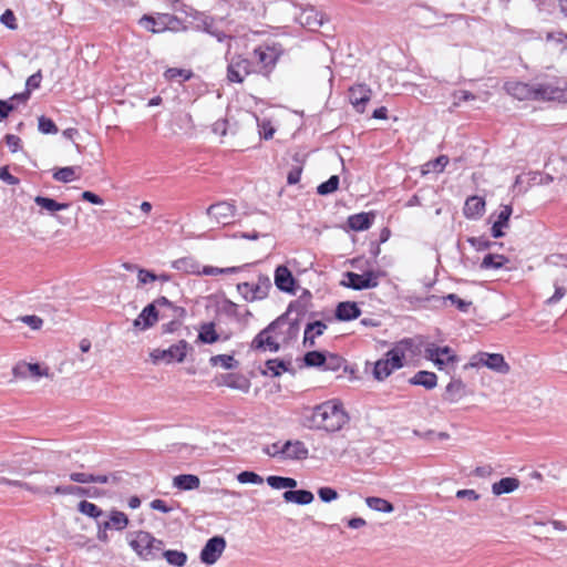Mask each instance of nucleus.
I'll list each match as a JSON object with an SVG mask.
<instances>
[{"instance_id":"f257e3e1","label":"nucleus","mask_w":567,"mask_h":567,"mask_svg":"<svg viewBox=\"0 0 567 567\" xmlns=\"http://www.w3.org/2000/svg\"><path fill=\"white\" fill-rule=\"evenodd\" d=\"M309 429L323 430L328 433H336L349 423L350 417L340 400H328L311 409L307 417Z\"/></svg>"},{"instance_id":"f03ea898","label":"nucleus","mask_w":567,"mask_h":567,"mask_svg":"<svg viewBox=\"0 0 567 567\" xmlns=\"http://www.w3.org/2000/svg\"><path fill=\"white\" fill-rule=\"evenodd\" d=\"M130 546L142 559L155 560L161 558L164 542L148 532L140 530L135 538L130 542Z\"/></svg>"},{"instance_id":"7ed1b4c3","label":"nucleus","mask_w":567,"mask_h":567,"mask_svg":"<svg viewBox=\"0 0 567 567\" xmlns=\"http://www.w3.org/2000/svg\"><path fill=\"white\" fill-rule=\"evenodd\" d=\"M188 17H190L195 22V30L203 31L205 33L210 34L214 37L218 42H228V49L230 48L229 42L234 39L231 35L225 33L221 30H218L215 27V18L203 12L198 11L194 8H188L187 11H185Z\"/></svg>"},{"instance_id":"20e7f679","label":"nucleus","mask_w":567,"mask_h":567,"mask_svg":"<svg viewBox=\"0 0 567 567\" xmlns=\"http://www.w3.org/2000/svg\"><path fill=\"white\" fill-rule=\"evenodd\" d=\"M190 349L192 347L189 343L182 339L169 346L167 349H154L150 353V358L154 364L159 362H165L166 364H172L175 362L181 363L186 359L188 350Z\"/></svg>"},{"instance_id":"39448f33","label":"nucleus","mask_w":567,"mask_h":567,"mask_svg":"<svg viewBox=\"0 0 567 567\" xmlns=\"http://www.w3.org/2000/svg\"><path fill=\"white\" fill-rule=\"evenodd\" d=\"M481 367H486L502 374H506L511 369L503 354L480 351L470 358L468 363L464 365V370Z\"/></svg>"},{"instance_id":"423d86ee","label":"nucleus","mask_w":567,"mask_h":567,"mask_svg":"<svg viewBox=\"0 0 567 567\" xmlns=\"http://www.w3.org/2000/svg\"><path fill=\"white\" fill-rule=\"evenodd\" d=\"M383 275L384 272L374 270H367L363 274L346 271L343 274L344 279L340 282V285L357 291L372 289L378 287L379 277Z\"/></svg>"},{"instance_id":"0eeeda50","label":"nucleus","mask_w":567,"mask_h":567,"mask_svg":"<svg viewBox=\"0 0 567 567\" xmlns=\"http://www.w3.org/2000/svg\"><path fill=\"white\" fill-rule=\"evenodd\" d=\"M271 287L270 278L267 275L260 274L255 284H237V291L247 302H254L267 298Z\"/></svg>"},{"instance_id":"6e6552de","label":"nucleus","mask_w":567,"mask_h":567,"mask_svg":"<svg viewBox=\"0 0 567 567\" xmlns=\"http://www.w3.org/2000/svg\"><path fill=\"white\" fill-rule=\"evenodd\" d=\"M282 327L280 320L271 321L266 328L259 331L251 341L250 348L257 351H270L278 352L280 350V344L277 342L274 337L270 334L271 332H276L277 329Z\"/></svg>"},{"instance_id":"1a4fd4ad","label":"nucleus","mask_w":567,"mask_h":567,"mask_svg":"<svg viewBox=\"0 0 567 567\" xmlns=\"http://www.w3.org/2000/svg\"><path fill=\"white\" fill-rule=\"evenodd\" d=\"M533 101L567 102V90L554 81L534 82Z\"/></svg>"},{"instance_id":"9d476101","label":"nucleus","mask_w":567,"mask_h":567,"mask_svg":"<svg viewBox=\"0 0 567 567\" xmlns=\"http://www.w3.org/2000/svg\"><path fill=\"white\" fill-rule=\"evenodd\" d=\"M284 50L279 43L259 45L254 50V55L261 68L269 73L277 64Z\"/></svg>"},{"instance_id":"9b49d317","label":"nucleus","mask_w":567,"mask_h":567,"mask_svg":"<svg viewBox=\"0 0 567 567\" xmlns=\"http://www.w3.org/2000/svg\"><path fill=\"white\" fill-rule=\"evenodd\" d=\"M415 342L412 338H403L396 341L391 349L384 353L392 368L401 369L405 364L406 352L414 353Z\"/></svg>"},{"instance_id":"f8f14e48","label":"nucleus","mask_w":567,"mask_h":567,"mask_svg":"<svg viewBox=\"0 0 567 567\" xmlns=\"http://www.w3.org/2000/svg\"><path fill=\"white\" fill-rule=\"evenodd\" d=\"M226 59L228 60L227 79L230 82L241 83L252 72L254 64L249 59L243 55H234L228 59V54H226Z\"/></svg>"},{"instance_id":"ddd939ff","label":"nucleus","mask_w":567,"mask_h":567,"mask_svg":"<svg viewBox=\"0 0 567 567\" xmlns=\"http://www.w3.org/2000/svg\"><path fill=\"white\" fill-rule=\"evenodd\" d=\"M312 295L308 289H303L302 293L296 299L290 301L287 307V310L280 315L276 320H280L284 324L288 321L289 317H298L299 320L307 313L309 307L311 306Z\"/></svg>"},{"instance_id":"4468645a","label":"nucleus","mask_w":567,"mask_h":567,"mask_svg":"<svg viewBox=\"0 0 567 567\" xmlns=\"http://www.w3.org/2000/svg\"><path fill=\"white\" fill-rule=\"evenodd\" d=\"M226 548V540L223 536L216 535L209 538L203 546L199 559L205 565H214Z\"/></svg>"},{"instance_id":"2eb2a0df","label":"nucleus","mask_w":567,"mask_h":567,"mask_svg":"<svg viewBox=\"0 0 567 567\" xmlns=\"http://www.w3.org/2000/svg\"><path fill=\"white\" fill-rule=\"evenodd\" d=\"M274 282L278 290L285 293L295 295L297 290V279L292 271L286 265H278L274 272Z\"/></svg>"},{"instance_id":"dca6fc26","label":"nucleus","mask_w":567,"mask_h":567,"mask_svg":"<svg viewBox=\"0 0 567 567\" xmlns=\"http://www.w3.org/2000/svg\"><path fill=\"white\" fill-rule=\"evenodd\" d=\"M236 206L230 202H218L206 209V214L218 224H230L235 217Z\"/></svg>"},{"instance_id":"f3484780","label":"nucleus","mask_w":567,"mask_h":567,"mask_svg":"<svg viewBox=\"0 0 567 567\" xmlns=\"http://www.w3.org/2000/svg\"><path fill=\"white\" fill-rule=\"evenodd\" d=\"M372 91L367 84H354L349 89V101L358 113H363L371 100Z\"/></svg>"},{"instance_id":"a211bd4d","label":"nucleus","mask_w":567,"mask_h":567,"mask_svg":"<svg viewBox=\"0 0 567 567\" xmlns=\"http://www.w3.org/2000/svg\"><path fill=\"white\" fill-rule=\"evenodd\" d=\"M534 82L507 81L504 83L505 92L518 101H533Z\"/></svg>"},{"instance_id":"6ab92c4d","label":"nucleus","mask_w":567,"mask_h":567,"mask_svg":"<svg viewBox=\"0 0 567 567\" xmlns=\"http://www.w3.org/2000/svg\"><path fill=\"white\" fill-rule=\"evenodd\" d=\"M308 456L309 450L302 441L288 440L284 443L282 460L302 461Z\"/></svg>"},{"instance_id":"aec40b11","label":"nucleus","mask_w":567,"mask_h":567,"mask_svg":"<svg viewBox=\"0 0 567 567\" xmlns=\"http://www.w3.org/2000/svg\"><path fill=\"white\" fill-rule=\"evenodd\" d=\"M361 316V309L355 301H340L334 309V318L340 322H347L358 319Z\"/></svg>"},{"instance_id":"412c9836","label":"nucleus","mask_w":567,"mask_h":567,"mask_svg":"<svg viewBox=\"0 0 567 567\" xmlns=\"http://www.w3.org/2000/svg\"><path fill=\"white\" fill-rule=\"evenodd\" d=\"M158 318L159 312L155 309V305L148 303L143 308L137 318L134 319L133 326L141 330H147L157 322Z\"/></svg>"},{"instance_id":"4be33fe9","label":"nucleus","mask_w":567,"mask_h":567,"mask_svg":"<svg viewBox=\"0 0 567 567\" xmlns=\"http://www.w3.org/2000/svg\"><path fill=\"white\" fill-rule=\"evenodd\" d=\"M466 385L461 378H452L449 384L445 386L443 400L449 403H457L466 394Z\"/></svg>"},{"instance_id":"5701e85b","label":"nucleus","mask_w":567,"mask_h":567,"mask_svg":"<svg viewBox=\"0 0 567 567\" xmlns=\"http://www.w3.org/2000/svg\"><path fill=\"white\" fill-rule=\"evenodd\" d=\"M485 199L481 196H470L464 204L463 214L467 219L476 220L485 213Z\"/></svg>"},{"instance_id":"b1692460","label":"nucleus","mask_w":567,"mask_h":567,"mask_svg":"<svg viewBox=\"0 0 567 567\" xmlns=\"http://www.w3.org/2000/svg\"><path fill=\"white\" fill-rule=\"evenodd\" d=\"M512 214L513 207L511 205L503 206L491 228V235L493 238L498 239L505 236L504 228L509 226Z\"/></svg>"},{"instance_id":"393cba45","label":"nucleus","mask_w":567,"mask_h":567,"mask_svg":"<svg viewBox=\"0 0 567 567\" xmlns=\"http://www.w3.org/2000/svg\"><path fill=\"white\" fill-rule=\"evenodd\" d=\"M220 311L225 316L235 318L238 322L243 323H247L248 320L252 317V313L249 309L245 308V310L241 312L239 306L227 298L223 300L220 305Z\"/></svg>"},{"instance_id":"a878e982","label":"nucleus","mask_w":567,"mask_h":567,"mask_svg":"<svg viewBox=\"0 0 567 567\" xmlns=\"http://www.w3.org/2000/svg\"><path fill=\"white\" fill-rule=\"evenodd\" d=\"M423 300L427 301V302H435V303H439L440 306H444L447 301H450L461 312H464V313L468 312V310L472 306L471 301L460 298L456 293H449L443 297H437L435 295H431V296H427L426 298H424Z\"/></svg>"},{"instance_id":"bb28decb","label":"nucleus","mask_w":567,"mask_h":567,"mask_svg":"<svg viewBox=\"0 0 567 567\" xmlns=\"http://www.w3.org/2000/svg\"><path fill=\"white\" fill-rule=\"evenodd\" d=\"M297 21L309 30H317L323 24V17L315 8L309 7L301 11Z\"/></svg>"},{"instance_id":"cd10ccee","label":"nucleus","mask_w":567,"mask_h":567,"mask_svg":"<svg viewBox=\"0 0 567 567\" xmlns=\"http://www.w3.org/2000/svg\"><path fill=\"white\" fill-rule=\"evenodd\" d=\"M375 218L374 212H362L348 217V226L354 231L369 229Z\"/></svg>"},{"instance_id":"c85d7f7f","label":"nucleus","mask_w":567,"mask_h":567,"mask_svg":"<svg viewBox=\"0 0 567 567\" xmlns=\"http://www.w3.org/2000/svg\"><path fill=\"white\" fill-rule=\"evenodd\" d=\"M409 383L411 385H419L426 390H432L437 385V375L431 371L420 370L409 379Z\"/></svg>"},{"instance_id":"c756f323","label":"nucleus","mask_w":567,"mask_h":567,"mask_svg":"<svg viewBox=\"0 0 567 567\" xmlns=\"http://www.w3.org/2000/svg\"><path fill=\"white\" fill-rule=\"evenodd\" d=\"M29 371L32 377L39 379L41 377H48V368H43L40 363H24L18 364L13 368L12 372L16 378H24L25 372Z\"/></svg>"},{"instance_id":"7c9ffc66","label":"nucleus","mask_w":567,"mask_h":567,"mask_svg":"<svg viewBox=\"0 0 567 567\" xmlns=\"http://www.w3.org/2000/svg\"><path fill=\"white\" fill-rule=\"evenodd\" d=\"M519 480L513 476H506L501 478L499 481L493 483L492 493L495 496H501L503 494H509L516 491L519 487Z\"/></svg>"},{"instance_id":"2f4dec72","label":"nucleus","mask_w":567,"mask_h":567,"mask_svg":"<svg viewBox=\"0 0 567 567\" xmlns=\"http://www.w3.org/2000/svg\"><path fill=\"white\" fill-rule=\"evenodd\" d=\"M282 497L285 502L298 505H308L315 499V496L310 491L293 488L291 491L284 492Z\"/></svg>"},{"instance_id":"473e14b6","label":"nucleus","mask_w":567,"mask_h":567,"mask_svg":"<svg viewBox=\"0 0 567 567\" xmlns=\"http://www.w3.org/2000/svg\"><path fill=\"white\" fill-rule=\"evenodd\" d=\"M172 268L177 271H183L185 274H192V275H200V265L198 264L195 258L188 256V257H182L174 261H172Z\"/></svg>"},{"instance_id":"72a5a7b5","label":"nucleus","mask_w":567,"mask_h":567,"mask_svg":"<svg viewBox=\"0 0 567 567\" xmlns=\"http://www.w3.org/2000/svg\"><path fill=\"white\" fill-rule=\"evenodd\" d=\"M266 370L261 371V374L268 375L270 374L272 378L280 377L284 372H288L290 370V362L285 361L279 358L268 359L265 362Z\"/></svg>"},{"instance_id":"f704fd0d","label":"nucleus","mask_w":567,"mask_h":567,"mask_svg":"<svg viewBox=\"0 0 567 567\" xmlns=\"http://www.w3.org/2000/svg\"><path fill=\"white\" fill-rule=\"evenodd\" d=\"M200 480L195 474H179L173 478V486L179 491H193L198 488Z\"/></svg>"},{"instance_id":"c9c22d12","label":"nucleus","mask_w":567,"mask_h":567,"mask_svg":"<svg viewBox=\"0 0 567 567\" xmlns=\"http://www.w3.org/2000/svg\"><path fill=\"white\" fill-rule=\"evenodd\" d=\"M34 203L41 209L47 210L50 214H54L60 210H65L70 207V203H59L55 199L47 196L38 195L34 197Z\"/></svg>"},{"instance_id":"e433bc0d","label":"nucleus","mask_w":567,"mask_h":567,"mask_svg":"<svg viewBox=\"0 0 567 567\" xmlns=\"http://www.w3.org/2000/svg\"><path fill=\"white\" fill-rule=\"evenodd\" d=\"M509 262V259L499 254H486L480 265V268L483 270L494 269L498 270L506 266Z\"/></svg>"},{"instance_id":"4c0bfd02","label":"nucleus","mask_w":567,"mask_h":567,"mask_svg":"<svg viewBox=\"0 0 567 567\" xmlns=\"http://www.w3.org/2000/svg\"><path fill=\"white\" fill-rule=\"evenodd\" d=\"M161 557L173 567H184L187 563V554L183 550L163 549Z\"/></svg>"},{"instance_id":"58836bf2","label":"nucleus","mask_w":567,"mask_h":567,"mask_svg":"<svg viewBox=\"0 0 567 567\" xmlns=\"http://www.w3.org/2000/svg\"><path fill=\"white\" fill-rule=\"evenodd\" d=\"M223 384L230 388L247 392L249 390V381L241 374L228 373L223 378Z\"/></svg>"},{"instance_id":"ea45409f","label":"nucleus","mask_w":567,"mask_h":567,"mask_svg":"<svg viewBox=\"0 0 567 567\" xmlns=\"http://www.w3.org/2000/svg\"><path fill=\"white\" fill-rule=\"evenodd\" d=\"M198 341L204 344H213L218 341L219 334L216 331L214 322L204 323L198 331Z\"/></svg>"},{"instance_id":"a19ab883","label":"nucleus","mask_w":567,"mask_h":567,"mask_svg":"<svg viewBox=\"0 0 567 567\" xmlns=\"http://www.w3.org/2000/svg\"><path fill=\"white\" fill-rule=\"evenodd\" d=\"M322 370L332 372H339L340 370L346 371L347 361L340 354L327 352Z\"/></svg>"},{"instance_id":"79ce46f5","label":"nucleus","mask_w":567,"mask_h":567,"mask_svg":"<svg viewBox=\"0 0 567 567\" xmlns=\"http://www.w3.org/2000/svg\"><path fill=\"white\" fill-rule=\"evenodd\" d=\"M395 370L396 369L392 368L388 359L383 357L374 363L372 374L375 380L383 381Z\"/></svg>"},{"instance_id":"37998d69","label":"nucleus","mask_w":567,"mask_h":567,"mask_svg":"<svg viewBox=\"0 0 567 567\" xmlns=\"http://www.w3.org/2000/svg\"><path fill=\"white\" fill-rule=\"evenodd\" d=\"M367 506L375 512L380 513H392L394 511V506L391 502L385 498L378 496H369L365 498Z\"/></svg>"},{"instance_id":"c03bdc74","label":"nucleus","mask_w":567,"mask_h":567,"mask_svg":"<svg viewBox=\"0 0 567 567\" xmlns=\"http://www.w3.org/2000/svg\"><path fill=\"white\" fill-rule=\"evenodd\" d=\"M266 481L267 484L274 489L287 488L288 491H291L297 486V481L292 477L270 475L267 477Z\"/></svg>"},{"instance_id":"a18cd8bd","label":"nucleus","mask_w":567,"mask_h":567,"mask_svg":"<svg viewBox=\"0 0 567 567\" xmlns=\"http://www.w3.org/2000/svg\"><path fill=\"white\" fill-rule=\"evenodd\" d=\"M324 351L312 350L308 351L303 355V362L309 368H321L323 369V364L326 362Z\"/></svg>"},{"instance_id":"49530a36","label":"nucleus","mask_w":567,"mask_h":567,"mask_svg":"<svg viewBox=\"0 0 567 567\" xmlns=\"http://www.w3.org/2000/svg\"><path fill=\"white\" fill-rule=\"evenodd\" d=\"M164 75L168 81L183 83L188 81L194 74L190 70L187 69L169 68L165 71Z\"/></svg>"},{"instance_id":"de8ad7c7","label":"nucleus","mask_w":567,"mask_h":567,"mask_svg":"<svg viewBox=\"0 0 567 567\" xmlns=\"http://www.w3.org/2000/svg\"><path fill=\"white\" fill-rule=\"evenodd\" d=\"M209 363L213 367L220 364L226 370H233L238 368V361L230 354H217L209 359Z\"/></svg>"},{"instance_id":"09e8293b","label":"nucleus","mask_w":567,"mask_h":567,"mask_svg":"<svg viewBox=\"0 0 567 567\" xmlns=\"http://www.w3.org/2000/svg\"><path fill=\"white\" fill-rule=\"evenodd\" d=\"M449 156L440 155L435 159L429 161L424 164L422 174H427L430 172L442 173L449 164Z\"/></svg>"},{"instance_id":"8fccbe9b","label":"nucleus","mask_w":567,"mask_h":567,"mask_svg":"<svg viewBox=\"0 0 567 567\" xmlns=\"http://www.w3.org/2000/svg\"><path fill=\"white\" fill-rule=\"evenodd\" d=\"M340 184V178L338 175H331L326 182H322L317 186V193L321 196H328L333 194Z\"/></svg>"},{"instance_id":"3c124183","label":"nucleus","mask_w":567,"mask_h":567,"mask_svg":"<svg viewBox=\"0 0 567 567\" xmlns=\"http://www.w3.org/2000/svg\"><path fill=\"white\" fill-rule=\"evenodd\" d=\"M453 102L449 107V112H454L455 109L461 106L462 102H470L476 100V95L466 90H458L452 93Z\"/></svg>"},{"instance_id":"603ef678","label":"nucleus","mask_w":567,"mask_h":567,"mask_svg":"<svg viewBox=\"0 0 567 567\" xmlns=\"http://www.w3.org/2000/svg\"><path fill=\"white\" fill-rule=\"evenodd\" d=\"M78 511L91 518L97 519L100 516L103 515V511L94 503H91L89 501H81L78 504Z\"/></svg>"},{"instance_id":"864d4df0","label":"nucleus","mask_w":567,"mask_h":567,"mask_svg":"<svg viewBox=\"0 0 567 567\" xmlns=\"http://www.w3.org/2000/svg\"><path fill=\"white\" fill-rule=\"evenodd\" d=\"M38 130L44 135L56 134L59 132L54 121L45 115L38 117Z\"/></svg>"},{"instance_id":"5fc2aeb1","label":"nucleus","mask_w":567,"mask_h":567,"mask_svg":"<svg viewBox=\"0 0 567 567\" xmlns=\"http://www.w3.org/2000/svg\"><path fill=\"white\" fill-rule=\"evenodd\" d=\"M109 519L112 524V527L116 530H123L124 528H126V526L128 524V518H127L126 514H124L121 511H116V509H114L110 513Z\"/></svg>"},{"instance_id":"6e6d98bb","label":"nucleus","mask_w":567,"mask_h":567,"mask_svg":"<svg viewBox=\"0 0 567 567\" xmlns=\"http://www.w3.org/2000/svg\"><path fill=\"white\" fill-rule=\"evenodd\" d=\"M467 243L476 250V251H484L489 248H492L496 243L489 240L485 236L480 237H468Z\"/></svg>"},{"instance_id":"4d7b16f0","label":"nucleus","mask_w":567,"mask_h":567,"mask_svg":"<svg viewBox=\"0 0 567 567\" xmlns=\"http://www.w3.org/2000/svg\"><path fill=\"white\" fill-rule=\"evenodd\" d=\"M287 329L285 331L286 341L296 339L300 331V320L298 317H289L288 321L286 322ZM285 326V323L282 324Z\"/></svg>"},{"instance_id":"13d9d810","label":"nucleus","mask_w":567,"mask_h":567,"mask_svg":"<svg viewBox=\"0 0 567 567\" xmlns=\"http://www.w3.org/2000/svg\"><path fill=\"white\" fill-rule=\"evenodd\" d=\"M427 347L431 348L433 351H436L439 355H445L446 362H451L452 364H455L458 362V357L452 350L451 347H449V346L440 347V346H435L434 343H432Z\"/></svg>"},{"instance_id":"bf43d9fd","label":"nucleus","mask_w":567,"mask_h":567,"mask_svg":"<svg viewBox=\"0 0 567 567\" xmlns=\"http://www.w3.org/2000/svg\"><path fill=\"white\" fill-rule=\"evenodd\" d=\"M237 481L241 484H261L262 477L252 471H243L237 475Z\"/></svg>"},{"instance_id":"052dcab7","label":"nucleus","mask_w":567,"mask_h":567,"mask_svg":"<svg viewBox=\"0 0 567 567\" xmlns=\"http://www.w3.org/2000/svg\"><path fill=\"white\" fill-rule=\"evenodd\" d=\"M74 174H75L74 167L65 166V167L58 168L53 173V178L58 182L69 183L73 179Z\"/></svg>"},{"instance_id":"680f3d73","label":"nucleus","mask_w":567,"mask_h":567,"mask_svg":"<svg viewBox=\"0 0 567 567\" xmlns=\"http://www.w3.org/2000/svg\"><path fill=\"white\" fill-rule=\"evenodd\" d=\"M426 359L432 361L439 370H444L447 365L452 364L451 362H446V358L443 355H439L436 351H433L431 348H425Z\"/></svg>"},{"instance_id":"e2e57ef3","label":"nucleus","mask_w":567,"mask_h":567,"mask_svg":"<svg viewBox=\"0 0 567 567\" xmlns=\"http://www.w3.org/2000/svg\"><path fill=\"white\" fill-rule=\"evenodd\" d=\"M9 485L24 487L27 491L33 494L51 495V487L32 486L28 483L20 481H7Z\"/></svg>"},{"instance_id":"0e129e2a","label":"nucleus","mask_w":567,"mask_h":567,"mask_svg":"<svg viewBox=\"0 0 567 567\" xmlns=\"http://www.w3.org/2000/svg\"><path fill=\"white\" fill-rule=\"evenodd\" d=\"M318 496L323 503H331L336 501L339 496L336 488L330 486H323L318 489Z\"/></svg>"},{"instance_id":"69168bd1","label":"nucleus","mask_w":567,"mask_h":567,"mask_svg":"<svg viewBox=\"0 0 567 567\" xmlns=\"http://www.w3.org/2000/svg\"><path fill=\"white\" fill-rule=\"evenodd\" d=\"M258 127H259L260 138L266 140V141L272 138V136L276 132L271 122L268 120H264V121L259 122Z\"/></svg>"},{"instance_id":"338daca9","label":"nucleus","mask_w":567,"mask_h":567,"mask_svg":"<svg viewBox=\"0 0 567 567\" xmlns=\"http://www.w3.org/2000/svg\"><path fill=\"white\" fill-rule=\"evenodd\" d=\"M42 81V73L41 70L30 75L25 81V89L24 91L29 92V95L31 96V92L33 90H37L40 87Z\"/></svg>"},{"instance_id":"774afa93","label":"nucleus","mask_w":567,"mask_h":567,"mask_svg":"<svg viewBox=\"0 0 567 567\" xmlns=\"http://www.w3.org/2000/svg\"><path fill=\"white\" fill-rule=\"evenodd\" d=\"M3 140L11 153H17L22 148V141L18 135L6 134Z\"/></svg>"}]
</instances>
